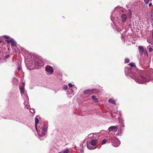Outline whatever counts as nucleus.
<instances>
[{"label":"nucleus","instance_id":"1","mask_svg":"<svg viewBox=\"0 0 153 153\" xmlns=\"http://www.w3.org/2000/svg\"><path fill=\"white\" fill-rule=\"evenodd\" d=\"M128 65L131 67H127L125 68V73L126 76H129L135 81L139 84H143L148 82L152 80V79L148 77L143 76L141 75H137L135 72L134 69L136 66L134 63H130Z\"/></svg>","mask_w":153,"mask_h":153},{"label":"nucleus","instance_id":"2","mask_svg":"<svg viewBox=\"0 0 153 153\" xmlns=\"http://www.w3.org/2000/svg\"><path fill=\"white\" fill-rule=\"evenodd\" d=\"M30 56V58L29 57V61L31 62L32 64V66H41L42 65V62L40 60L36 58V56L33 55H29V56Z\"/></svg>","mask_w":153,"mask_h":153},{"label":"nucleus","instance_id":"3","mask_svg":"<svg viewBox=\"0 0 153 153\" xmlns=\"http://www.w3.org/2000/svg\"><path fill=\"white\" fill-rule=\"evenodd\" d=\"M97 143V140L92 139L91 141H88L87 142V148L90 150L95 149L96 147H94L95 146Z\"/></svg>","mask_w":153,"mask_h":153},{"label":"nucleus","instance_id":"4","mask_svg":"<svg viewBox=\"0 0 153 153\" xmlns=\"http://www.w3.org/2000/svg\"><path fill=\"white\" fill-rule=\"evenodd\" d=\"M109 140H111L112 145L114 147L118 146L120 144V140L116 137H113Z\"/></svg>","mask_w":153,"mask_h":153},{"label":"nucleus","instance_id":"5","mask_svg":"<svg viewBox=\"0 0 153 153\" xmlns=\"http://www.w3.org/2000/svg\"><path fill=\"white\" fill-rule=\"evenodd\" d=\"M45 69L47 74L48 75H51L53 72V68L50 65H47L45 67Z\"/></svg>","mask_w":153,"mask_h":153},{"label":"nucleus","instance_id":"6","mask_svg":"<svg viewBox=\"0 0 153 153\" xmlns=\"http://www.w3.org/2000/svg\"><path fill=\"white\" fill-rule=\"evenodd\" d=\"M39 116H36L35 118V128L37 132L39 133V132H41V128L40 127L37 126V124L39 123V120L38 119Z\"/></svg>","mask_w":153,"mask_h":153},{"label":"nucleus","instance_id":"7","mask_svg":"<svg viewBox=\"0 0 153 153\" xmlns=\"http://www.w3.org/2000/svg\"><path fill=\"white\" fill-rule=\"evenodd\" d=\"M48 129V126L46 125L42 128L41 134L43 136L46 135Z\"/></svg>","mask_w":153,"mask_h":153},{"label":"nucleus","instance_id":"8","mask_svg":"<svg viewBox=\"0 0 153 153\" xmlns=\"http://www.w3.org/2000/svg\"><path fill=\"white\" fill-rule=\"evenodd\" d=\"M118 128V127L117 126H112L108 128V130L109 132L113 131L116 132L117 131Z\"/></svg>","mask_w":153,"mask_h":153},{"label":"nucleus","instance_id":"9","mask_svg":"<svg viewBox=\"0 0 153 153\" xmlns=\"http://www.w3.org/2000/svg\"><path fill=\"white\" fill-rule=\"evenodd\" d=\"M96 89H92L91 90L88 89L84 91L83 93L85 94H91L93 93V91L95 90Z\"/></svg>","mask_w":153,"mask_h":153},{"label":"nucleus","instance_id":"10","mask_svg":"<svg viewBox=\"0 0 153 153\" xmlns=\"http://www.w3.org/2000/svg\"><path fill=\"white\" fill-rule=\"evenodd\" d=\"M121 21L123 22H125L127 18V16L125 14H123L121 16Z\"/></svg>","mask_w":153,"mask_h":153},{"label":"nucleus","instance_id":"11","mask_svg":"<svg viewBox=\"0 0 153 153\" xmlns=\"http://www.w3.org/2000/svg\"><path fill=\"white\" fill-rule=\"evenodd\" d=\"M138 48L140 53L142 54L144 52V50L143 46H139L138 47Z\"/></svg>","mask_w":153,"mask_h":153},{"label":"nucleus","instance_id":"12","mask_svg":"<svg viewBox=\"0 0 153 153\" xmlns=\"http://www.w3.org/2000/svg\"><path fill=\"white\" fill-rule=\"evenodd\" d=\"M10 43L12 46H15L16 45V42L12 39H11Z\"/></svg>","mask_w":153,"mask_h":153},{"label":"nucleus","instance_id":"13","mask_svg":"<svg viewBox=\"0 0 153 153\" xmlns=\"http://www.w3.org/2000/svg\"><path fill=\"white\" fill-rule=\"evenodd\" d=\"M37 133L38 135V138L41 140H44L45 138V137L43 136V135H42L40 133V132H39V133H38V132H37Z\"/></svg>","mask_w":153,"mask_h":153},{"label":"nucleus","instance_id":"14","mask_svg":"<svg viewBox=\"0 0 153 153\" xmlns=\"http://www.w3.org/2000/svg\"><path fill=\"white\" fill-rule=\"evenodd\" d=\"M120 126L121 127V128L120 130V131L121 132L124 129V127H125L124 123L123 121L122 123L120 124Z\"/></svg>","mask_w":153,"mask_h":153},{"label":"nucleus","instance_id":"15","mask_svg":"<svg viewBox=\"0 0 153 153\" xmlns=\"http://www.w3.org/2000/svg\"><path fill=\"white\" fill-rule=\"evenodd\" d=\"M20 90L21 91V94L22 95V94L25 95V89L23 87H21L19 88Z\"/></svg>","mask_w":153,"mask_h":153},{"label":"nucleus","instance_id":"16","mask_svg":"<svg viewBox=\"0 0 153 153\" xmlns=\"http://www.w3.org/2000/svg\"><path fill=\"white\" fill-rule=\"evenodd\" d=\"M108 101L109 103H111L112 104H115L116 102H115V101L114 100H113L112 99H109Z\"/></svg>","mask_w":153,"mask_h":153},{"label":"nucleus","instance_id":"17","mask_svg":"<svg viewBox=\"0 0 153 153\" xmlns=\"http://www.w3.org/2000/svg\"><path fill=\"white\" fill-rule=\"evenodd\" d=\"M92 99L94 100H95V102H98V99L96 98V96H92Z\"/></svg>","mask_w":153,"mask_h":153},{"label":"nucleus","instance_id":"18","mask_svg":"<svg viewBox=\"0 0 153 153\" xmlns=\"http://www.w3.org/2000/svg\"><path fill=\"white\" fill-rule=\"evenodd\" d=\"M116 29L118 31L120 32L122 31L123 29V27H116Z\"/></svg>","mask_w":153,"mask_h":153},{"label":"nucleus","instance_id":"19","mask_svg":"<svg viewBox=\"0 0 153 153\" xmlns=\"http://www.w3.org/2000/svg\"><path fill=\"white\" fill-rule=\"evenodd\" d=\"M111 20L113 22V23H114L113 21L114 20H115L116 21L118 19L117 18L116 19L114 18L113 16L112 15V14H111Z\"/></svg>","mask_w":153,"mask_h":153},{"label":"nucleus","instance_id":"20","mask_svg":"<svg viewBox=\"0 0 153 153\" xmlns=\"http://www.w3.org/2000/svg\"><path fill=\"white\" fill-rule=\"evenodd\" d=\"M69 150L68 149H66L63 151V153H68L69 152Z\"/></svg>","mask_w":153,"mask_h":153},{"label":"nucleus","instance_id":"21","mask_svg":"<svg viewBox=\"0 0 153 153\" xmlns=\"http://www.w3.org/2000/svg\"><path fill=\"white\" fill-rule=\"evenodd\" d=\"M152 0H144V1L146 4H148L149 3V1H151Z\"/></svg>","mask_w":153,"mask_h":153},{"label":"nucleus","instance_id":"22","mask_svg":"<svg viewBox=\"0 0 153 153\" xmlns=\"http://www.w3.org/2000/svg\"><path fill=\"white\" fill-rule=\"evenodd\" d=\"M30 112L32 113H34L35 112V110L33 109H31L30 110Z\"/></svg>","mask_w":153,"mask_h":153},{"label":"nucleus","instance_id":"23","mask_svg":"<svg viewBox=\"0 0 153 153\" xmlns=\"http://www.w3.org/2000/svg\"><path fill=\"white\" fill-rule=\"evenodd\" d=\"M68 88V86L67 85H65L63 87V89L64 90H66Z\"/></svg>","mask_w":153,"mask_h":153},{"label":"nucleus","instance_id":"24","mask_svg":"<svg viewBox=\"0 0 153 153\" xmlns=\"http://www.w3.org/2000/svg\"><path fill=\"white\" fill-rule=\"evenodd\" d=\"M69 89H70V91H69V94H72V93H73L74 92V91H73V89H72V88H69Z\"/></svg>","mask_w":153,"mask_h":153},{"label":"nucleus","instance_id":"25","mask_svg":"<svg viewBox=\"0 0 153 153\" xmlns=\"http://www.w3.org/2000/svg\"><path fill=\"white\" fill-rule=\"evenodd\" d=\"M19 121L22 123L25 124V122L24 120H23V119H20L19 120Z\"/></svg>","mask_w":153,"mask_h":153},{"label":"nucleus","instance_id":"26","mask_svg":"<svg viewBox=\"0 0 153 153\" xmlns=\"http://www.w3.org/2000/svg\"><path fill=\"white\" fill-rule=\"evenodd\" d=\"M125 62L126 63H128L130 61V60H129V59H127V58H126L125 59Z\"/></svg>","mask_w":153,"mask_h":153},{"label":"nucleus","instance_id":"27","mask_svg":"<svg viewBox=\"0 0 153 153\" xmlns=\"http://www.w3.org/2000/svg\"><path fill=\"white\" fill-rule=\"evenodd\" d=\"M4 59L3 58L1 59L0 57V64L4 62Z\"/></svg>","mask_w":153,"mask_h":153},{"label":"nucleus","instance_id":"28","mask_svg":"<svg viewBox=\"0 0 153 153\" xmlns=\"http://www.w3.org/2000/svg\"><path fill=\"white\" fill-rule=\"evenodd\" d=\"M107 140L105 139H104L102 140V144H105L107 142Z\"/></svg>","mask_w":153,"mask_h":153},{"label":"nucleus","instance_id":"29","mask_svg":"<svg viewBox=\"0 0 153 153\" xmlns=\"http://www.w3.org/2000/svg\"><path fill=\"white\" fill-rule=\"evenodd\" d=\"M4 38L7 39H9L10 38L8 36H7V35H4Z\"/></svg>","mask_w":153,"mask_h":153},{"label":"nucleus","instance_id":"30","mask_svg":"<svg viewBox=\"0 0 153 153\" xmlns=\"http://www.w3.org/2000/svg\"><path fill=\"white\" fill-rule=\"evenodd\" d=\"M17 69L18 71H20L21 70V67L19 65H18L17 66Z\"/></svg>","mask_w":153,"mask_h":153},{"label":"nucleus","instance_id":"31","mask_svg":"<svg viewBox=\"0 0 153 153\" xmlns=\"http://www.w3.org/2000/svg\"><path fill=\"white\" fill-rule=\"evenodd\" d=\"M74 85H73L71 83H69V84H68V86L70 87V88H71L73 87V86H74Z\"/></svg>","mask_w":153,"mask_h":153},{"label":"nucleus","instance_id":"32","mask_svg":"<svg viewBox=\"0 0 153 153\" xmlns=\"http://www.w3.org/2000/svg\"><path fill=\"white\" fill-rule=\"evenodd\" d=\"M11 42V39H9V40H6V42H7L9 44Z\"/></svg>","mask_w":153,"mask_h":153},{"label":"nucleus","instance_id":"33","mask_svg":"<svg viewBox=\"0 0 153 153\" xmlns=\"http://www.w3.org/2000/svg\"><path fill=\"white\" fill-rule=\"evenodd\" d=\"M151 19L153 20V13H152L151 15Z\"/></svg>","mask_w":153,"mask_h":153},{"label":"nucleus","instance_id":"34","mask_svg":"<svg viewBox=\"0 0 153 153\" xmlns=\"http://www.w3.org/2000/svg\"><path fill=\"white\" fill-rule=\"evenodd\" d=\"M80 152L81 153H83L84 152V150L83 148H82L80 150Z\"/></svg>","mask_w":153,"mask_h":153},{"label":"nucleus","instance_id":"35","mask_svg":"<svg viewBox=\"0 0 153 153\" xmlns=\"http://www.w3.org/2000/svg\"><path fill=\"white\" fill-rule=\"evenodd\" d=\"M153 50V49L152 48H149V51L150 52H152Z\"/></svg>","mask_w":153,"mask_h":153},{"label":"nucleus","instance_id":"36","mask_svg":"<svg viewBox=\"0 0 153 153\" xmlns=\"http://www.w3.org/2000/svg\"><path fill=\"white\" fill-rule=\"evenodd\" d=\"M24 105H25V106H26V107L27 108V107L26 106L27 105V103L26 101H25L24 102Z\"/></svg>","mask_w":153,"mask_h":153},{"label":"nucleus","instance_id":"37","mask_svg":"<svg viewBox=\"0 0 153 153\" xmlns=\"http://www.w3.org/2000/svg\"><path fill=\"white\" fill-rule=\"evenodd\" d=\"M26 101H28V100H29V98H28V97L26 95Z\"/></svg>","mask_w":153,"mask_h":153},{"label":"nucleus","instance_id":"38","mask_svg":"<svg viewBox=\"0 0 153 153\" xmlns=\"http://www.w3.org/2000/svg\"><path fill=\"white\" fill-rule=\"evenodd\" d=\"M152 3H150L149 4V6H150H150H152Z\"/></svg>","mask_w":153,"mask_h":153},{"label":"nucleus","instance_id":"39","mask_svg":"<svg viewBox=\"0 0 153 153\" xmlns=\"http://www.w3.org/2000/svg\"><path fill=\"white\" fill-rule=\"evenodd\" d=\"M15 79L16 82H18V79H16V78H15Z\"/></svg>","mask_w":153,"mask_h":153},{"label":"nucleus","instance_id":"40","mask_svg":"<svg viewBox=\"0 0 153 153\" xmlns=\"http://www.w3.org/2000/svg\"><path fill=\"white\" fill-rule=\"evenodd\" d=\"M18 51V49L17 48L16 49H15V51L17 52Z\"/></svg>","mask_w":153,"mask_h":153},{"label":"nucleus","instance_id":"41","mask_svg":"<svg viewBox=\"0 0 153 153\" xmlns=\"http://www.w3.org/2000/svg\"><path fill=\"white\" fill-rule=\"evenodd\" d=\"M152 38L153 39V31L152 32Z\"/></svg>","mask_w":153,"mask_h":153},{"label":"nucleus","instance_id":"42","mask_svg":"<svg viewBox=\"0 0 153 153\" xmlns=\"http://www.w3.org/2000/svg\"><path fill=\"white\" fill-rule=\"evenodd\" d=\"M9 56V55L7 56L6 57V58L8 57Z\"/></svg>","mask_w":153,"mask_h":153},{"label":"nucleus","instance_id":"43","mask_svg":"<svg viewBox=\"0 0 153 153\" xmlns=\"http://www.w3.org/2000/svg\"><path fill=\"white\" fill-rule=\"evenodd\" d=\"M2 41H0V43H1Z\"/></svg>","mask_w":153,"mask_h":153},{"label":"nucleus","instance_id":"44","mask_svg":"<svg viewBox=\"0 0 153 153\" xmlns=\"http://www.w3.org/2000/svg\"><path fill=\"white\" fill-rule=\"evenodd\" d=\"M59 153H62L59 152Z\"/></svg>","mask_w":153,"mask_h":153},{"label":"nucleus","instance_id":"45","mask_svg":"<svg viewBox=\"0 0 153 153\" xmlns=\"http://www.w3.org/2000/svg\"><path fill=\"white\" fill-rule=\"evenodd\" d=\"M125 33H126V31H125Z\"/></svg>","mask_w":153,"mask_h":153}]
</instances>
